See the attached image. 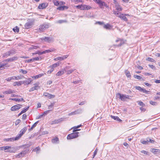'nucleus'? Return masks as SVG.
I'll return each instance as SVG.
<instances>
[{
    "label": "nucleus",
    "instance_id": "1",
    "mask_svg": "<svg viewBox=\"0 0 160 160\" xmlns=\"http://www.w3.org/2000/svg\"><path fill=\"white\" fill-rule=\"evenodd\" d=\"M117 97L119 96L118 98L119 99L122 101H125L126 99H129V96L128 95L118 93L116 94Z\"/></svg>",
    "mask_w": 160,
    "mask_h": 160
},
{
    "label": "nucleus",
    "instance_id": "2",
    "mask_svg": "<svg viewBox=\"0 0 160 160\" xmlns=\"http://www.w3.org/2000/svg\"><path fill=\"white\" fill-rule=\"evenodd\" d=\"M16 50L15 49H12L10 51L3 54L2 55V57H7L8 56L16 53Z\"/></svg>",
    "mask_w": 160,
    "mask_h": 160
},
{
    "label": "nucleus",
    "instance_id": "3",
    "mask_svg": "<svg viewBox=\"0 0 160 160\" xmlns=\"http://www.w3.org/2000/svg\"><path fill=\"white\" fill-rule=\"evenodd\" d=\"M27 129V128L26 127H24L22 129L20 132V133L15 138V139H19L25 132Z\"/></svg>",
    "mask_w": 160,
    "mask_h": 160
},
{
    "label": "nucleus",
    "instance_id": "4",
    "mask_svg": "<svg viewBox=\"0 0 160 160\" xmlns=\"http://www.w3.org/2000/svg\"><path fill=\"white\" fill-rule=\"evenodd\" d=\"M79 132H75L69 134L67 137L68 139H71L75 138H76L78 137V134Z\"/></svg>",
    "mask_w": 160,
    "mask_h": 160
},
{
    "label": "nucleus",
    "instance_id": "5",
    "mask_svg": "<svg viewBox=\"0 0 160 160\" xmlns=\"http://www.w3.org/2000/svg\"><path fill=\"white\" fill-rule=\"evenodd\" d=\"M69 66H66L64 69H62L60 71L58 72L56 74L57 76H61L63 75L65 72V71L68 69H70Z\"/></svg>",
    "mask_w": 160,
    "mask_h": 160
},
{
    "label": "nucleus",
    "instance_id": "6",
    "mask_svg": "<svg viewBox=\"0 0 160 160\" xmlns=\"http://www.w3.org/2000/svg\"><path fill=\"white\" fill-rule=\"evenodd\" d=\"M41 40L48 43H50L54 41L53 38L52 37H45L41 38Z\"/></svg>",
    "mask_w": 160,
    "mask_h": 160
},
{
    "label": "nucleus",
    "instance_id": "7",
    "mask_svg": "<svg viewBox=\"0 0 160 160\" xmlns=\"http://www.w3.org/2000/svg\"><path fill=\"white\" fill-rule=\"evenodd\" d=\"M49 27L48 24H44L40 26L39 29L41 32H43L46 29L48 28Z\"/></svg>",
    "mask_w": 160,
    "mask_h": 160
},
{
    "label": "nucleus",
    "instance_id": "8",
    "mask_svg": "<svg viewBox=\"0 0 160 160\" xmlns=\"http://www.w3.org/2000/svg\"><path fill=\"white\" fill-rule=\"evenodd\" d=\"M22 106V105L17 104L12 106L11 108V110L12 111H15L18 110L21 108Z\"/></svg>",
    "mask_w": 160,
    "mask_h": 160
},
{
    "label": "nucleus",
    "instance_id": "9",
    "mask_svg": "<svg viewBox=\"0 0 160 160\" xmlns=\"http://www.w3.org/2000/svg\"><path fill=\"white\" fill-rule=\"evenodd\" d=\"M64 120V118H60L57 119L55 120L52 121L51 124L53 125L58 124L63 121Z\"/></svg>",
    "mask_w": 160,
    "mask_h": 160
},
{
    "label": "nucleus",
    "instance_id": "10",
    "mask_svg": "<svg viewBox=\"0 0 160 160\" xmlns=\"http://www.w3.org/2000/svg\"><path fill=\"white\" fill-rule=\"evenodd\" d=\"M96 3L98 4L100 8L101 9H103V3L104 2L102 1L101 0H93Z\"/></svg>",
    "mask_w": 160,
    "mask_h": 160
},
{
    "label": "nucleus",
    "instance_id": "11",
    "mask_svg": "<svg viewBox=\"0 0 160 160\" xmlns=\"http://www.w3.org/2000/svg\"><path fill=\"white\" fill-rule=\"evenodd\" d=\"M33 24V22L32 21H29L26 23L24 27L25 28L28 29L31 28Z\"/></svg>",
    "mask_w": 160,
    "mask_h": 160
},
{
    "label": "nucleus",
    "instance_id": "12",
    "mask_svg": "<svg viewBox=\"0 0 160 160\" xmlns=\"http://www.w3.org/2000/svg\"><path fill=\"white\" fill-rule=\"evenodd\" d=\"M43 95L45 96V97L48 98L49 99H51L52 98H54L55 97V95H52L50 93L47 92H44L43 93Z\"/></svg>",
    "mask_w": 160,
    "mask_h": 160
},
{
    "label": "nucleus",
    "instance_id": "13",
    "mask_svg": "<svg viewBox=\"0 0 160 160\" xmlns=\"http://www.w3.org/2000/svg\"><path fill=\"white\" fill-rule=\"evenodd\" d=\"M69 55H66L64 56H63L62 57H58L54 59V60H62L66 58H67L68 57Z\"/></svg>",
    "mask_w": 160,
    "mask_h": 160
},
{
    "label": "nucleus",
    "instance_id": "14",
    "mask_svg": "<svg viewBox=\"0 0 160 160\" xmlns=\"http://www.w3.org/2000/svg\"><path fill=\"white\" fill-rule=\"evenodd\" d=\"M48 5V4L47 3H42L38 6V8L40 9H43L47 7Z\"/></svg>",
    "mask_w": 160,
    "mask_h": 160
},
{
    "label": "nucleus",
    "instance_id": "15",
    "mask_svg": "<svg viewBox=\"0 0 160 160\" xmlns=\"http://www.w3.org/2000/svg\"><path fill=\"white\" fill-rule=\"evenodd\" d=\"M117 17L120 18L121 19L124 20L125 21H128V19L123 14L120 13L119 15L117 16Z\"/></svg>",
    "mask_w": 160,
    "mask_h": 160
},
{
    "label": "nucleus",
    "instance_id": "16",
    "mask_svg": "<svg viewBox=\"0 0 160 160\" xmlns=\"http://www.w3.org/2000/svg\"><path fill=\"white\" fill-rule=\"evenodd\" d=\"M13 80H18L19 79H22L23 77V76H13L12 77Z\"/></svg>",
    "mask_w": 160,
    "mask_h": 160
},
{
    "label": "nucleus",
    "instance_id": "17",
    "mask_svg": "<svg viewBox=\"0 0 160 160\" xmlns=\"http://www.w3.org/2000/svg\"><path fill=\"white\" fill-rule=\"evenodd\" d=\"M103 27L105 29L110 30L112 28L113 26L110 25V24H107L104 26Z\"/></svg>",
    "mask_w": 160,
    "mask_h": 160
},
{
    "label": "nucleus",
    "instance_id": "18",
    "mask_svg": "<svg viewBox=\"0 0 160 160\" xmlns=\"http://www.w3.org/2000/svg\"><path fill=\"white\" fill-rule=\"evenodd\" d=\"M10 100H12L16 102H18L22 101L24 102V100L22 98H10Z\"/></svg>",
    "mask_w": 160,
    "mask_h": 160
},
{
    "label": "nucleus",
    "instance_id": "19",
    "mask_svg": "<svg viewBox=\"0 0 160 160\" xmlns=\"http://www.w3.org/2000/svg\"><path fill=\"white\" fill-rule=\"evenodd\" d=\"M68 8V7L65 6H60L58 7L57 8L58 10H63L65 9H67Z\"/></svg>",
    "mask_w": 160,
    "mask_h": 160
},
{
    "label": "nucleus",
    "instance_id": "20",
    "mask_svg": "<svg viewBox=\"0 0 160 160\" xmlns=\"http://www.w3.org/2000/svg\"><path fill=\"white\" fill-rule=\"evenodd\" d=\"M32 81V80L31 78H29L27 80L24 81H22V84H29Z\"/></svg>",
    "mask_w": 160,
    "mask_h": 160
},
{
    "label": "nucleus",
    "instance_id": "21",
    "mask_svg": "<svg viewBox=\"0 0 160 160\" xmlns=\"http://www.w3.org/2000/svg\"><path fill=\"white\" fill-rule=\"evenodd\" d=\"M115 7L116 8V9L118 11H122V7L121 6H120L119 4H117L115 5Z\"/></svg>",
    "mask_w": 160,
    "mask_h": 160
},
{
    "label": "nucleus",
    "instance_id": "22",
    "mask_svg": "<svg viewBox=\"0 0 160 160\" xmlns=\"http://www.w3.org/2000/svg\"><path fill=\"white\" fill-rule=\"evenodd\" d=\"M13 90H12L11 89H9L7 91H5L3 92V93L4 94H11L13 93Z\"/></svg>",
    "mask_w": 160,
    "mask_h": 160
},
{
    "label": "nucleus",
    "instance_id": "23",
    "mask_svg": "<svg viewBox=\"0 0 160 160\" xmlns=\"http://www.w3.org/2000/svg\"><path fill=\"white\" fill-rule=\"evenodd\" d=\"M160 150L157 149L153 148L151 152L155 154H158L160 152Z\"/></svg>",
    "mask_w": 160,
    "mask_h": 160
},
{
    "label": "nucleus",
    "instance_id": "24",
    "mask_svg": "<svg viewBox=\"0 0 160 160\" xmlns=\"http://www.w3.org/2000/svg\"><path fill=\"white\" fill-rule=\"evenodd\" d=\"M7 148V149L6 151V152H14L13 148H12L11 146H8Z\"/></svg>",
    "mask_w": 160,
    "mask_h": 160
},
{
    "label": "nucleus",
    "instance_id": "25",
    "mask_svg": "<svg viewBox=\"0 0 160 160\" xmlns=\"http://www.w3.org/2000/svg\"><path fill=\"white\" fill-rule=\"evenodd\" d=\"M45 74H46L45 73H41L38 75L33 76L32 78L36 79L43 76Z\"/></svg>",
    "mask_w": 160,
    "mask_h": 160
},
{
    "label": "nucleus",
    "instance_id": "26",
    "mask_svg": "<svg viewBox=\"0 0 160 160\" xmlns=\"http://www.w3.org/2000/svg\"><path fill=\"white\" fill-rule=\"evenodd\" d=\"M22 81L15 82L13 83V85L14 86H20L22 84Z\"/></svg>",
    "mask_w": 160,
    "mask_h": 160
},
{
    "label": "nucleus",
    "instance_id": "27",
    "mask_svg": "<svg viewBox=\"0 0 160 160\" xmlns=\"http://www.w3.org/2000/svg\"><path fill=\"white\" fill-rule=\"evenodd\" d=\"M56 50V49H55L54 48H50L48 50H47L44 51V54L46 53H48L50 52H54Z\"/></svg>",
    "mask_w": 160,
    "mask_h": 160
},
{
    "label": "nucleus",
    "instance_id": "28",
    "mask_svg": "<svg viewBox=\"0 0 160 160\" xmlns=\"http://www.w3.org/2000/svg\"><path fill=\"white\" fill-rule=\"evenodd\" d=\"M40 84V82H38L34 84V86H33V87L35 89V90H38V89L39 88V85Z\"/></svg>",
    "mask_w": 160,
    "mask_h": 160
},
{
    "label": "nucleus",
    "instance_id": "29",
    "mask_svg": "<svg viewBox=\"0 0 160 160\" xmlns=\"http://www.w3.org/2000/svg\"><path fill=\"white\" fill-rule=\"evenodd\" d=\"M26 154V152L23 151L21 153H19L17 156V158H19L23 156Z\"/></svg>",
    "mask_w": 160,
    "mask_h": 160
},
{
    "label": "nucleus",
    "instance_id": "30",
    "mask_svg": "<svg viewBox=\"0 0 160 160\" xmlns=\"http://www.w3.org/2000/svg\"><path fill=\"white\" fill-rule=\"evenodd\" d=\"M59 141V139L58 138L56 137L52 139V142L53 143H58Z\"/></svg>",
    "mask_w": 160,
    "mask_h": 160
},
{
    "label": "nucleus",
    "instance_id": "31",
    "mask_svg": "<svg viewBox=\"0 0 160 160\" xmlns=\"http://www.w3.org/2000/svg\"><path fill=\"white\" fill-rule=\"evenodd\" d=\"M18 59V58L17 57H14L8 58V62H12V61H15V60L17 59Z\"/></svg>",
    "mask_w": 160,
    "mask_h": 160
},
{
    "label": "nucleus",
    "instance_id": "32",
    "mask_svg": "<svg viewBox=\"0 0 160 160\" xmlns=\"http://www.w3.org/2000/svg\"><path fill=\"white\" fill-rule=\"evenodd\" d=\"M38 122H39L38 121L36 122H35V123H34L32 125V126L31 128L30 129H29V130H30V131L32 130L34 128H35V127H36L38 123Z\"/></svg>",
    "mask_w": 160,
    "mask_h": 160
},
{
    "label": "nucleus",
    "instance_id": "33",
    "mask_svg": "<svg viewBox=\"0 0 160 160\" xmlns=\"http://www.w3.org/2000/svg\"><path fill=\"white\" fill-rule=\"evenodd\" d=\"M15 140V138H6L5 139V141L7 142H10L14 140Z\"/></svg>",
    "mask_w": 160,
    "mask_h": 160
},
{
    "label": "nucleus",
    "instance_id": "34",
    "mask_svg": "<svg viewBox=\"0 0 160 160\" xmlns=\"http://www.w3.org/2000/svg\"><path fill=\"white\" fill-rule=\"evenodd\" d=\"M68 69L66 70L65 71V72H67V74H70L72 73L73 72H74L75 70V69H71L68 70Z\"/></svg>",
    "mask_w": 160,
    "mask_h": 160
},
{
    "label": "nucleus",
    "instance_id": "35",
    "mask_svg": "<svg viewBox=\"0 0 160 160\" xmlns=\"http://www.w3.org/2000/svg\"><path fill=\"white\" fill-rule=\"evenodd\" d=\"M67 22V21L66 20H59L56 21V22L57 23H59L60 24H61L63 23H66Z\"/></svg>",
    "mask_w": 160,
    "mask_h": 160
},
{
    "label": "nucleus",
    "instance_id": "36",
    "mask_svg": "<svg viewBox=\"0 0 160 160\" xmlns=\"http://www.w3.org/2000/svg\"><path fill=\"white\" fill-rule=\"evenodd\" d=\"M59 64L58 63H56L52 64V65H51L49 67V68H55L57 67L59 65Z\"/></svg>",
    "mask_w": 160,
    "mask_h": 160
},
{
    "label": "nucleus",
    "instance_id": "37",
    "mask_svg": "<svg viewBox=\"0 0 160 160\" xmlns=\"http://www.w3.org/2000/svg\"><path fill=\"white\" fill-rule=\"evenodd\" d=\"M125 74L126 76L128 78H129L131 77V74L130 72L128 70H126L125 72Z\"/></svg>",
    "mask_w": 160,
    "mask_h": 160
},
{
    "label": "nucleus",
    "instance_id": "38",
    "mask_svg": "<svg viewBox=\"0 0 160 160\" xmlns=\"http://www.w3.org/2000/svg\"><path fill=\"white\" fill-rule=\"evenodd\" d=\"M82 112V110L81 109H78L75 111V113L76 114H80Z\"/></svg>",
    "mask_w": 160,
    "mask_h": 160
},
{
    "label": "nucleus",
    "instance_id": "39",
    "mask_svg": "<svg viewBox=\"0 0 160 160\" xmlns=\"http://www.w3.org/2000/svg\"><path fill=\"white\" fill-rule=\"evenodd\" d=\"M82 112V110L81 109H78L75 111V113L76 114H80Z\"/></svg>",
    "mask_w": 160,
    "mask_h": 160
},
{
    "label": "nucleus",
    "instance_id": "40",
    "mask_svg": "<svg viewBox=\"0 0 160 160\" xmlns=\"http://www.w3.org/2000/svg\"><path fill=\"white\" fill-rule=\"evenodd\" d=\"M82 125H78L76 127H75V128H74V130H73V131L74 132H76V131H79L80 130V129H77V128H78L81 126Z\"/></svg>",
    "mask_w": 160,
    "mask_h": 160
},
{
    "label": "nucleus",
    "instance_id": "41",
    "mask_svg": "<svg viewBox=\"0 0 160 160\" xmlns=\"http://www.w3.org/2000/svg\"><path fill=\"white\" fill-rule=\"evenodd\" d=\"M13 30L15 32H19V28L16 26L13 29Z\"/></svg>",
    "mask_w": 160,
    "mask_h": 160
},
{
    "label": "nucleus",
    "instance_id": "42",
    "mask_svg": "<svg viewBox=\"0 0 160 160\" xmlns=\"http://www.w3.org/2000/svg\"><path fill=\"white\" fill-rule=\"evenodd\" d=\"M146 60L147 61H149L152 62H155V61L154 59H153V58H147Z\"/></svg>",
    "mask_w": 160,
    "mask_h": 160
},
{
    "label": "nucleus",
    "instance_id": "43",
    "mask_svg": "<svg viewBox=\"0 0 160 160\" xmlns=\"http://www.w3.org/2000/svg\"><path fill=\"white\" fill-rule=\"evenodd\" d=\"M19 72H21L23 74H26L27 73V72L26 71L23 70L22 69H20L19 71Z\"/></svg>",
    "mask_w": 160,
    "mask_h": 160
},
{
    "label": "nucleus",
    "instance_id": "44",
    "mask_svg": "<svg viewBox=\"0 0 160 160\" xmlns=\"http://www.w3.org/2000/svg\"><path fill=\"white\" fill-rule=\"evenodd\" d=\"M52 110H48L44 111L43 113V115L45 116V115L49 113Z\"/></svg>",
    "mask_w": 160,
    "mask_h": 160
},
{
    "label": "nucleus",
    "instance_id": "45",
    "mask_svg": "<svg viewBox=\"0 0 160 160\" xmlns=\"http://www.w3.org/2000/svg\"><path fill=\"white\" fill-rule=\"evenodd\" d=\"M138 104L140 106H145V104L143 102H141V101H138Z\"/></svg>",
    "mask_w": 160,
    "mask_h": 160
},
{
    "label": "nucleus",
    "instance_id": "46",
    "mask_svg": "<svg viewBox=\"0 0 160 160\" xmlns=\"http://www.w3.org/2000/svg\"><path fill=\"white\" fill-rule=\"evenodd\" d=\"M113 14L117 16L119 15L121 13L120 12L114 10H113Z\"/></svg>",
    "mask_w": 160,
    "mask_h": 160
},
{
    "label": "nucleus",
    "instance_id": "47",
    "mask_svg": "<svg viewBox=\"0 0 160 160\" xmlns=\"http://www.w3.org/2000/svg\"><path fill=\"white\" fill-rule=\"evenodd\" d=\"M29 108V107H28L27 108H24L23 110H22L21 111H22V113H24L25 112H26L27 110H28V109Z\"/></svg>",
    "mask_w": 160,
    "mask_h": 160
},
{
    "label": "nucleus",
    "instance_id": "48",
    "mask_svg": "<svg viewBox=\"0 0 160 160\" xmlns=\"http://www.w3.org/2000/svg\"><path fill=\"white\" fill-rule=\"evenodd\" d=\"M54 102L51 103V104L50 105H49L48 106V108L49 109H51V108H53V106H54Z\"/></svg>",
    "mask_w": 160,
    "mask_h": 160
},
{
    "label": "nucleus",
    "instance_id": "49",
    "mask_svg": "<svg viewBox=\"0 0 160 160\" xmlns=\"http://www.w3.org/2000/svg\"><path fill=\"white\" fill-rule=\"evenodd\" d=\"M150 103L153 106H156L157 104V102L152 101H150Z\"/></svg>",
    "mask_w": 160,
    "mask_h": 160
},
{
    "label": "nucleus",
    "instance_id": "50",
    "mask_svg": "<svg viewBox=\"0 0 160 160\" xmlns=\"http://www.w3.org/2000/svg\"><path fill=\"white\" fill-rule=\"evenodd\" d=\"M39 47L38 46H31L30 48V49H37Z\"/></svg>",
    "mask_w": 160,
    "mask_h": 160
},
{
    "label": "nucleus",
    "instance_id": "51",
    "mask_svg": "<svg viewBox=\"0 0 160 160\" xmlns=\"http://www.w3.org/2000/svg\"><path fill=\"white\" fill-rule=\"evenodd\" d=\"M84 6L85 7V10H89L91 8V7L89 5H85Z\"/></svg>",
    "mask_w": 160,
    "mask_h": 160
},
{
    "label": "nucleus",
    "instance_id": "52",
    "mask_svg": "<svg viewBox=\"0 0 160 160\" xmlns=\"http://www.w3.org/2000/svg\"><path fill=\"white\" fill-rule=\"evenodd\" d=\"M134 76L135 78H137L138 79H139V80H140V79H141V78H142V77L139 75H134Z\"/></svg>",
    "mask_w": 160,
    "mask_h": 160
},
{
    "label": "nucleus",
    "instance_id": "53",
    "mask_svg": "<svg viewBox=\"0 0 160 160\" xmlns=\"http://www.w3.org/2000/svg\"><path fill=\"white\" fill-rule=\"evenodd\" d=\"M135 88L136 89L138 90L141 92V91L142 90V88L139 86H136Z\"/></svg>",
    "mask_w": 160,
    "mask_h": 160
},
{
    "label": "nucleus",
    "instance_id": "54",
    "mask_svg": "<svg viewBox=\"0 0 160 160\" xmlns=\"http://www.w3.org/2000/svg\"><path fill=\"white\" fill-rule=\"evenodd\" d=\"M53 3H54V5L56 6H58L60 4V2H59L58 1H54Z\"/></svg>",
    "mask_w": 160,
    "mask_h": 160
},
{
    "label": "nucleus",
    "instance_id": "55",
    "mask_svg": "<svg viewBox=\"0 0 160 160\" xmlns=\"http://www.w3.org/2000/svg\"><path fill=\"white\" fill-rule=\"evenodd\" d=\"M50 68V70H48L47 72V73L48 74L51 73L54 70V68Z\"/></svg>",
    "mask_w": 160,
    "mask_h": 160
},
{
    "label": "nucleus",
    "instance_id": "56",
    "mask_svg": "<svg viewBox=\"0 0 160 160\" xmlns=\"http://www.w3.org/2000/svg\"><path fill=\"white\" fill-rule=\"evenodd\" d=\"M141 92L143 93H148V92H149V91H148L143 88H142V90Z\"/></svg>",
    "mask_w": 160,
    "mask_h": 160
},
{
    "label": "nucleus",
    "instance_id": "57",
    "mask_svg": "<svg viewBox=\"0 0 160 160\" xmlns=\"http://www.w3.org/2000/svg\"><path fill=\"white\" fill-rule=\"evenodd\" d=\"M21 122V120L20 119L17 120L15 122V124L16 126L18 124H19Z\"/></svg>",
    "mask_w": 160,
    "mask_h": 160
},
{
    "label": "nucleus",
    "instance_id": "58",
    "mask_svg": "<svg viewBox=\"0 0 160 160\" xmlns=\"http://www.w3.org/2000/svg\"><path fill=\"white\" fill-rule=\"evenodd\" d=\"M34 61H38L39 60H41V58H39V57H35L34 58H33Z\"/></svg>",
    "mask_w": 160,
    "mask_h": 160
},
{
    "label": "nucleus",
    "instance_id": "59",
    "mask_svg": "<svg viewBox=\"0 0 160 160\" xmlns=\"http://www.w3.org/2000/svg\"><path fill=\"white\" fill-rule=\"evenodd\" d=\"M31 62H34V60H33V58H32L30 59L27 60L26 61V62H27L28 63H29Z\"/></svg>",
    "mask_w": 160,
    "mask_h": 160
},
{
    "label": "nucleus",
    "instance_id": "60",
    "mask_svg": "<svg viewBox=\"0 0 160 160\" xmlns=\"http://www.w3.org/2000/svg\"><path fill=\"white\" fill-rule=\"evenodd\" d=\"M40 150V148H39V147H37L34 150H33V151L37 152L38 151H39Z\"/></svg>",
    "mask_w": 160,
    "mask_h": 160
},
{
    "label": "nucleus",
    "instance_id": "61",
    "mask_svg": "<svg viewBox=\"0 0 160 160\" xmlns=\"http://www.w3.org/2000/svg\"><path fill=\"white\" fill-rule=\"evenodd\" d=\"M111 117L112 118L114 119V120L116 121H117V119L118 118V116H114L111 115Z\"/></svg>",
    "mask_w": 160,
    "mask_h": 160
},
{
    "label": "nucleus",
    "instance_id": "62",
    "mask_svg": "<svg viewBox=\"0 0 160 160\" xmlns=\"http://www.w3.org/2000/svg\"><path fill=\"white\" fill-rule=\"evenodd\" d=\"M12 77H9L8 78H7L5 79V80L7 81L8 82H10L11 80H12Z\"/></svg>",
    "mask_w": 160,
    "mask_h": 160
},
{
    "label": "nucleus",
    "instance_id": "63",
    "mask_svg": "<svg viewBox=\"0 0 160 160\" xmlns=\"http://www.w3.org/2000/svg\"><path fill=\"white\" fill-rule=\"evenodd\" d=\"M120 43L118 45H116V46H117L118 47H119V46H121L122 45H123L124 43V42H123L122 41H121V40L120 41Z\"/></svg>",
    "mask_w": 160,
    "mask_h": 160
},
{
    "label": "nucleus",
    "instance_id": "64",
    "mask_svg": "<svg viewBox=\"0 0 160 160\" xmlns=\"http://www.w3.org/2000/svg\"><path fill=\"white\" fill-rule=\"evenodd\" d=\"M44 54V51L41 52L39 51H38L37 52V54H38L39 55H42Z\"/></svg>",
    "mask_w": 160,
    "mask_h": 160
}]
</instances>
